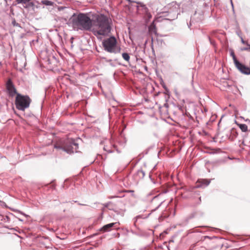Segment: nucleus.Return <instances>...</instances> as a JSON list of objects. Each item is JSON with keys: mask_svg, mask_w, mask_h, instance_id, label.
I'll return each instance as SVG.
<instances>
[{"mask_svg": "<svg viewBox=\"0 0 250 250\" xmlns=\"http://www.w3.org/2000/svg\"><path fill=\"white\" fill-rule=\"evenodd\" d=\"M95 28L92 32L95 36H108L110 33L111 26L108 18L104 14L98 15L94 22Z\"/></svg>", "mask_w": 250, "mask_h": 250, "instance_id": "obj_2", "label": "nucleus"}, {"mask_svg": "<svg viewBox=\"0 0 250 250\" xmlns=\"http://www.w3.org/2000/svg\"><path fill=\"white\" fill-rule=\"evenodd\" d=\"M66 8H66V7H61L60 8V9H66Z\"/></svg>", "mask_w": 250, "mask_h": 250, "instance_id": "obj_41", "label": "nucleus"}, {"mask_svg": "<svg viewBox=\"0 0 250 250\" xmlns=\"http://www.w3.org/2000/svg\"><path fill=\"white\" fill-rule=\"evenodd\" d=\"M111 61H112V60H107V62H111Z\"/></svg>", "mask_w": 250, "mask_h": 250, "instance_id": "obj_42", "label": "nucleus"}, {"mask_svg": "<svg viewBox=\"0 0 250 250\" xmlns=\"http://www.w3.org/2000/svg\"><path fill=\"white\" fill-rule=\"evenodd\" d=\"M21 213L22 215H23L24 216H26V217H28V215H27L25 214V213H24L21 212Z\"/></svg>", "mask_w": 250, "mask_h": 250, "instance_id": "obj_37", "label": "nucleus"}, {"mask_svg": "<svg viewBox=\"0 0 250 250\" xmlns=\"http://www.w3.org/2000/svg\"><path fill=\"white\" fill-rule=\"evenodd\" d=\"M163 202V201H161V202L159 204V205L157 206V207L155 208H154V209H152V210H151V212H153V211H154L156 210H157V209H158V208H159L161 206V205L162 204Z\"/></svg>", "mask_w": 250, "mask_h": 250, "instance_id": "obj_28", "label": "nucleus"}, {"mask_svg": "<svg viewBox=\"0 0 250 250\" xmlns=\"http://www.w3.org/2000/svg\"><path fill=\"white\" fill-rule=\"evenodd\" d=\"M135 2H136L138 4H140L141 6L144 9L145 12H146V16H147L148 19H149L151 18L152 16L150 13L148 12V8L145 4H144L141 2H136V1H135Z\"/></svg>", "mask_w": 250, "mask_h": 250, "instance_id": "obj_15", "label": "nucleus"}, {"mask_svg": "<svg viewBox=\"0 0 250 250\" xmlns=\"http://www.w3.org/2000/svg\"><path fill=\"white\" fill-rule=\"evenodd\" d=\"M98 234V233H94V234H92V235H90L89 237H94V236H95L97 235Z\"/></svg>", "mask_w": 250, "mask_h": 250, "instance_id": "obj_34", "label": "nucleus"}, {"mask_svg": "<svg viewBox=\"0 0 250 250\" xmlns=\"http://www.w3.org/2000/svg\"><path fill=\"white\" fill-rule=\"evenodd\" d=\"M188 27L190 28V26L191 25V21L189 22V24H188Z\"/></svg>", "mask_w": 250, "mask_h": 250, "instance_id": "obj_38", "label": "nucleus"}, {"mask_svg": "<svg viewBox=\"0 0 250 250\" xmlns=\"http://www.w3.org/2000/svg\"><path fill=\"white\" fill-rule=\"evenodd\" d=\"M153 193L152 192H150L149 193H148L147 195H146V197H149V196H151V195H152Z\"/></svg>", "mask_w": 250, "mask_h": 250, "instance_id": "obj_33", "label": "nucleus"}, {"mask_svg": "<svg viewBox=\"0 0 250 250\" xmlns=\"http://www.w3.org/2000/svg\"><path fill=\"white\" fill-rule=\"evenodd\" d=\"M69 20L73 27L77 30L90 31L92 27V20L87 14L74 13Z\"/></svg>", "mask_w": 250, "mask_h": 250, "instance_id": "obj_1", "label": "nucleus"}, {"mask_svg": "<svg viewBox=\"0 0 250 250\" xmlns=\"http://www.w3.org/2000/svg\"><path fill=\"white\" fill-rule=\"evenodd\" d=\"M136 175L138 176L139 179H142L145 176V172L142 169L138 170L136 172Z\"/></svg>", "mask_w": 250, "mask_h": 250, "instance_id": "obj_16", "label": "nucleus"}, {"mask_svg": "<svg viewBox=\"0 0 250 250\" xmlns=\"http://www.w3.org/2000/svg\"><path fill=\"white\" fill-rule=\"evenodd\" d=\"M41 3L42 4L47 5V6H51L53 4V2L50 0H42L41 1Z\"/></svg>", "mask_w": 250, "mask_h": 250, "instance_id": "obj_20", "label": "nucleus"}, {"mask_svg": "<svg viewBox=\"0 0 250 250\" xmlns=\"http://www.w3.org/2000/svg\"><path fill=\"white\" fill-rule=\"evenodd\" d=\"M31 100L28 95L17 94L15 99L16 108L21 111H24L29 107Z\"/></svg>", "mask_w": 250, "mask_h": 250, "instance_id": "obj_4", "label": "nucleus"}, {"mask_svg": "<svg viewBox=\"0 0 250 250\" xmlns=\"http://www.w3.org/2000/svg\"><path fill=\"white\" fill-rule=\"evenodd\" d=\"M35 6V3L33 1H29V2L26 3L23 7L26 9L32 8V9H34Z\"/></svg>", "mask_w": 250, "mask_h": 250, "instance_id": "obj_17", "label": "nucleus"}, {"mask_svg": "<svg viewBox=\"0 0 250 250\" xmlns=\"http://www.w3.org/2000/svg\"><path fill=\"white\" fill-rule=\"evenodd\" d=\"M128 190H122L117 193V194L114 196H109L108 199H113L114 198H122L125 196V192H129Z\"/></svg>", "mask_w": 250, "mask_h": 250, "instance_id": "obj_11", "label": "nucleus"}, {"mask_svg": "<svg viewBox=\"0 0 250 250\" xmlns=\"http://www.w3.org/2000/svg\"><path fill=\"white\" fill-rule=\"evenodd\" d=\"M142 218V215H138V216H137L136 217H135L134 218V224H135V223H136V222L137 221L138 219H139V218Z\"/></svg>", "mask_w": 250, "mask_h": 250, "instance_id": "obj_30", "label": "nucleus"}, {"mask_svg": "<svg viewBox=\"0 0 250 250\" xmlns=\"http://www.w3.org/2000/svg\"><path fill=\"white\" fill-rule=\"evenodd\" d=\"M230 56L232 57L233 62L235 65L239 62V61L237 60L233 50H231L230 52Z\"/></svg>", "mask_w": 250, "mask_h": 250, "instance_id": "obj_21", "label": "nucleus"}, {"mask_svg": "<svg viewBox=\"0 0 250 250\" xmlns=\"http://www.w3.org/2000/svg\"><path fill=\"white\" fill-rule=\"evenodd\" d=\"M20 221H22V220L19 219Z\"/></svg>", "mask_w": 250, "mask_h": 250, "instance_id": "obj_43", "label": "nucleus"}, {"mask_svg": "<svg viewBox=\"0 0 250 250\" xmlns=\"http://www.w3.org/2000/svg\"><path fill=\"white\" fill-rule=\"evenodd\" d=\"M236 33H237V35L239 36V37L240 38V37H242V36H241L240 32H238V31H237V32H236Z\"/></svg>", "mask_w": 250, "mask_h": 250, "instance_id": "obj_35", "label": "nucleus"}, {"mask_svg": "<svg viewBox=\"0 0 250 250\" xmlns=\"http://www.w3.org/2000/svg\"><path fill=\"white\" fill-rule=\"evenodd\" d=\"M179 109L182 110V107L181 106H179Z\"/></svg>", "mask_w": 250, "mask_h": 250, "instance_id": "obj_39", "label": "nucleus"}, {"mask_svg": "<svg viewBox=\"0 0 250 250\" xmlns=\"http://www.w3.org/2000/svg\"><path fill=\"white\" fill-rule=\"evenodd\" d=\"M149 177L150 178L151 180L153 183V184H155V182H154V181L151 178L150 175H149Z\"/></svg>", "mask_w": 250, "mask_h": 250, "instance_id": "obj_36", "label": "nucleus"}, {"mask_svg": "<svg viewBox=\"0 0 250 250\" xmlns=\"http://www.w3.org/2000/svg\"><path fill=\"white\" fill-rule=\"evenodd\" d=\"M119 224L118 222H115L105 225L100 228L99 230L104 232L110 231L113 227L117 226Z\"/></svg>", "mask_w": 250, "mask_h": 250, "instance_id": "obj_10", "label": "nucleus"}, {"mask_svg": "<svg viewBox=\"0 0 250 250\" xmlns=\"http://www.w3.org/2000/svg\"><path fill=\"white\" fill-rule=\"evenodd\" d=\"M179 8L180 5L176 1H172L166 7L167 11L163 12L164 16H167L166 20L169 21L177 19L179 14Z\"/></svg>", "mask_w": 250, "mask_h": 250, "instance_id": "obj_3", "label": "nucleus"}, {"mask_svg": "<svg viewBox=\"0 0 250 250\" xmlns=\"http://www.w3.org/2000/svg\"><path fill=\"white\" fill-rule=\"evenodd\" d=\"M110 210L113 211L118 215L124 216L126 211L125 204L121 200H118L112 203Z\"/></svg>", "mask_w": 250, "mask_h": 250, "instance_id": "obj_7", "label": "nucleus"}, {"mask_svg": "<svg viewBox=\"0 0 250 250\" xmlns=\"http://www.w3.org/2000/svg\"><path fill=\"white\" fill-rule=\"evenodd\" d=\"M148 31L150 33L156 34V27L154 21H153L148 26Z\"/></svg>", "mask_w": 250, "mask_h": 250, "instance_id": "obj_14", "label": "nucleus"}, {"mask_svg": "<svg viewBox=\"0 0 250 250\" xmlns=\"http://www.w3.org/2000/svg\"><path fill=\"white\" fill-rule=\"evenodd\" d=\"M122 57H123V59L125 61L129 62V60H130V56H129V55L128 53H123L122 54Z\"/></svg>", "mask_w": 250, "mask_h": 250, "instance_id": "obj_22", "label": "nucleus"}, {"mask_svg": "<svg viewBox=\"0 0 250 250\" xmlns=\"http://www.w3.org/2000/svg\"><path fill=\"white\" fill-rule=\"evenodd\" d=\"M6 89L10 97H13L15 95L17 96V94H19L17 93L15 86L10 78L8 79L6 83Z\"/></svg>", "mask_w": 250, "mask_h": 250, "instance_id": "obj_8", "label": "nucleus"}, {"mask_svg": "<svg viewBox=\"0 0 250 250\" xmlns=\"http://www.w3.org/2000/svg\"><path fill=\"white\" fill-rule=\"evenodd\" d=\"M235 65L242 73L246 75L250 74V68L240 62H239Z\"/></svg>", "mask_w": 250, "mask_h": 250, "instance_id": "obj_9", "label": "nucleus"}, {"mask_svg": "<svg viewBox=\"0 0 250 250\" xmlns=\"http://www.w3.org/2000/svg\"><path fill=\"white\" fill-rule=\"evenodd\" d=\"M207 38H208V40H209V42H210V44H212V45H214V41H213V40H212L210 39V37H209V36H207Z\"/></svg>", "mask_w": 250, "mask_h": 250, "instance_id": "obj_31", "label": "nucleus"}, {"mask_svg": "<svg viewBox=\"0 0 250 250\" xmlns=\"http://www.w3.org/2000/svg\"><path fill=\"white\" fill-rule=\"evenodd\" d=\"M103 46L105 51L115 54L118 53L121 48L116 49L117 40L114 36H111L107 39L104 40L102 42Z\"/></svg>", "mask_w": 250, "mask_h": 250, "instance_id": "obj_5", "label": "nucleus"}, {"mask_svg": "<svg viewBox=\"0 0 250 250\" xmlns=\"http://www.w3.org/2000/svg\"><path fill=\"white\" fill-rule=\"evenodd\" d=\"M159 197H160V195H159L154 196H153V197L151 199V201H155L156 200H157L158 199Z\"/></svg>", "mask_w": 250, "mask_h": 250, "instance_id": "obj_27", "label": "nucleus"}, {"mask_svg": "<svg viewBox=\"0 0 250 250\" xmlns=\"http://www.w3.org/2000/svg\"><path fill=\"white\" fill-rule=\"evenodd\" d=\"M240 38H241V42H242L243 44H247V43H248V42H246L245 41H244V40L243 39V38H242V37H240Z\"/></svg>", "mask_w": 250, "mask_h": 250, "instance_id": "obj_32", "label": "nucleus"}, {"mask_svg": "<svg viewBox=\"0 0 250 250\" xmlns=\"http://www.w3.org/2000/svg\"><path fill=\"white\" fill-rule=\"evenodd\" d=\"M226 86L228 87H229L230 86V85L227 83Z\"/></svg>", "mask_w": 250, "mask_h": 250, "instance_id": "obj_40", "label": "nucleus"}, {"mask_svg": "<svg viewBox=\"0 0 250 250\" xmlns=\"http://www.w3.org/2000/svg\"><path fill=\"white\" fill-rule=\"evenodd\" d=\"M104 150L106 151L108 153H111L114 152V150L109 148L107 146H105L104 147Z\"/></svg>", "mask_w": 250, "mask_h": 250, "instance_id": "obj_24", "label": "nucleus"}, {"mask_svg": "<svg viewBox=\"0 0 250 250\" xmlns=\"http://www.w3.org/2000/svg\"><path fill=\"white\" fill-rule=\"evenodd\" d=\"M113 202H108L106 203L103 204V206L104 208H108L109 210H110V208L112 207Z\"/></svg>", "mask_w": 250, "mask_h": 250, "instance_id": "obj_23", "label": "nucleus"}, {"mask_svg": "<svg viewBox=\"0 0 250 250\" xmlns=\"http://www.w3.org/2000/svg\"><path fill=\"white\" fill-rule=\"evenodd\" d=\"M238 135L237 131L236 129L232 128L230 130L229 132V139L230 140H234L235 138L237 137Z\"/></svg>", "mask_w": 250, "mask_h": 250, "instance_id": "obj_13", "label": "nucleus"}, {"mask_svg": "<svg viewBox=\"0 0 250 250\" xmlns=\"http://www.w3.org/2000/svg\"><path fill=\"white\" fill-rule=\"evenodd\" d=\"M210 182V181L208 179H201L199 181L200 184L197 186V187H206L208 186Z\"/></svg>", "mask_w": 250, "mask_h": 250, "instance_id": "obj_12", "label": "nucleus"}, {"mask_svg": "<svg viewBox=\"0 0 250 250\" xmlns=\"http://www.w3.org/2000/svg\"><path fill=\"white\" fill-rule=\"evenodd\" d=\"M78 147V144L76 143L74 140L68 141L63 146L57 144L54 146L55 148L62 150L69 154H72L74 152H77Z\"/></svg>", "mask_w": 250, "mask_h": 250, "instance_id": "obj_6", "label": "nucleus"}, {"mask_svg": "<svg viewBox=\"0 0 250 250\" xmlns=\"http://www.w3.org/2000/svg\"><path fill=\"white\" fill-rule=\"evenodd\" d=\"M12 24L14 26L19 27H20V28L21 27V25H20V24L18 23V22H17L16 20L14 19L12 21Z\"/></svg>", "mask_w": 250, "mask_h": 250, "instance_id": "obj_25", "label": "nucleus"}, {"mask_svg": "<svg viewBox=\"0 0 250 250\" xmlns=\"http://www.w3.org/2000/svg\"><path fill=\"white\" fill-rule=\"evenodd\" d=\"M154 147H155L154 145H152L150 146L143 151V155H146L148 153L149 151L150 150L154 149Z\"/></svg>", "mask_w": 250, "mask_h": 250, "instance_id": "obj_19", "label": "nucleus"}, {"mask_svg": "<svg viewBox=\"0 0 250 250\" xmlns=\"http://www.w3.org/2000/svg\"><path fill=\"white\" fill-rule=\"evenodd\" d=\"M247 45L248 46L247 47H243V48H242L241 49V50L242 51H248V50H250V45L248 43H247Z\"/></svg>", "mask_w": 250, "mask_h": 250, "instance_id": "obj_26", "label": "nucleus"}, {"mask_svg": "<svg viewBox=\"0 0 250 250\" xmlns=\"http://www.w3.org/2000/svg\"><path fill=\"white\" fill-rule=\"evenodd\" d=\"M237 125L241 129L242 131L246 132L248 130V126L246 124H237Z\"/></svg>", "mask_w": 250, "mask_h": 250, "instance_id": "obj_18", "label": "nucleus"}, {"mask_svg": "<svg viewBox=\"0 0 250 250\" xmlns=\"http://www.w3.org/2000/svg\"><path fill=\"white\" fill-rule=\"evenodd\" d=\"M112 147L114 148L118 153L121 152V151L117 148V146L115 145H112Z\"/></svg>", "mask_w": 250, "mask_h": 250, "instance_id": "obj_29", "label": "nucleus"}]
</instances>
